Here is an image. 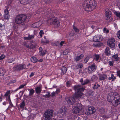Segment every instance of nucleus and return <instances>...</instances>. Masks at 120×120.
Returning <instances> with one entry per match:
<instances>
[{
    "label": "nucleus",
    "mask_w": 120,
    "mask_h": 120,
    "mask_svg": "<svg viewBox=\"0 0 120 120\" xmlns=\"http://www.w3.org/2000/svg\"><path fill=\"white\" fill-rule=\"evenodd\" d=\"M53 114L52 110L49 109L45 111L43 116L44 120H50Z\"/></svg>",
    "instance_id": "5"
},
{
    "label": "nucleus",
    "mask_w": 120,
    "mask_h": 120,
    "mask_svg": "<svg viewBox=\"0 0 120 120\" xmlns=\"http://www.w3.org/2000/svg\"><path fill=\"white\" fill-rule=\"evenodd\" d=\"M92 81H97L98 79V77L94 75L91 77Z\"/></svg>",
    "instance_id": "27"
},
{
    "label": "nucleus",
    "mask_w": 120,
    "mask_h": 120,
    "mask_svg": "<svg viewBox=\"0 0 120 120\" xmlns=\"http://www.w3.org/2000/svg\"><path fill=\"white\" fill-rule=\"evenodd\" d=\"M102 40V38L99 35H96L93 38V40L95 42L100 41Z\"/></svg>",
    "instance_id": "14"
},
{
    "label": "nucleus",
    "mask_w": 120,
    "mask_h": 120,
    "mask_svg": "<svg viewBox=\"0 0 120 120\" xmlns=\"http://www.w3.org/2000/svg\"><path fill=\"white\" fill-rule=\"evenodd\" d=\"M59 23V22L58 20L57 19H55L52 22V23L58 26L60 25Z\"/></svg>",
    "instance_id": "26"
},
{
    "label": "nucleus",
    "mask_w": 120,
    "mask_h": 120,
    "mask_svg": "<svg viewBox=\"0 0 120 120\" xmlns=\"http://www.w3.org/2000/svg\"><path fill=\"white\" fill-rule=\"evenodd\" d=\"M109 65L110 66H113V61H109Z\"/></svg>",
    "instance_id": "57"
},
{
    "label": "nucleus",
    "mask_w": 120,
    "mask_h": 120,
    "mask_svg": "<svg viewBox=\"0 0 120 120\" xmlns=\"http://www.w3.org/2000/svg\"><path fill=\"white\" fill-rule=\"evenodd\" d=\"M26 68V65L25 64H19L14 66L13 67V70L15 71H19L21 70L25 69Z\"/></svg>",
    "instance_id": "6"
},
{
    "label": "nucleus",
    "mask_w": 120,
    "mask_h": 120,
    "mask_svg": "<svg viewBox=\"0 0 120 120\" xmlns=\"http://www.w3.org/2000/svg\"><path fill=\"white\" fill-rule=\"evenodd\" d=\"M105 13L106 16L107 17V20L110 19V17L111 16V12L109 11L108 9H106L105 10Z\"/></svg>",
    "instance_id": "17"
},
{
    "label": "nucleus",
    "mask_w": 120,
    "mask_h": 120,
    "mask_svg": "<svg viewBox=\"0 0 120 120\" xmlns=\"http://www.w3.org/2000/svg\"><path fill=\"white\" fill-rule=\"evenodd\" d=\"M82 57V55H81L79 56H77L75 58V60L76 61H78Z\"/></svg>",
    "instance_id": "40"
},
{
    "label": "nucleus",
    "mask_w": 120,
    "mask_h": 120,
    "mask_svg": "<svg viewBox=\"0 0 120 120\" xmlns=\"http://www.w3.org/2000/svg\"><path fill=\"white\" fill-rule=\"evenodd\" d=\"M98 110L101 114L105 112V110L103 108H99Z\"/></svg>",
    "instance_id": "31"
},
{
    "label": "nucleus",
    "mask_w": 120,
    "mask_h": 120,
    "mask_svg": "<svg viewBox=\"0 0 120 120\" xmlns=\"http://www.w3.org/2000/svg\"><path fill=\"white\" fill-rule=\"evenodd\" d=\"M40 10L41 11L44 12V14L46 13L47 15H49L50 17L52 16L51 12L52 11H50V9L46 7H44L43 8L40 9Z\"/></svg>",
    "instance_id": "10"
},
{
    "label": "nucleus",
    "mask_w": 120,
    "mask_h": 120,
    "mask_svg": "<svg viewBox=\"0 0 120 120\" xmlns=\"http://www.w3.org/2000/svg\"><path fill=\"white\" fill-rule=\"evenodd\" d=\"M112 58L114 60L118 61L120 59V58L118 56V55L115 54L112 56Z\"/></svg>",
    "instance_id": "25"
},
{
    "label": "nucleus",
    "mask_w": 120,
    "mask_h": 120,
    "mask_svg": "<svg viewBox=\"0 0 120 120\" xmlns=\"http://www.w3.org/2000/svg\"><path fill=\"white\" fill-rule=\"evenodd\" d=\"M56 93L54 92H53L51 94V95L50 96H51L52 97H53L56 94Z\"/></svg>",
    "instance_id": "60"
},
{
    "label": "nucleus",
    "mask_w": 120,
    "mask_h": 120,
    "mask_svg": "<svg viewBox=\"0 0 120 120\" xmlns=\"http://www.w3.org/2000/svg\"><path fill=\"white\" fill-rule=\"evenodd\" d=\"M36 46L34 44H31L30 47H28V48H30V49H33L35 48Z\"/></svg>",
    "instance_id": "46"
},
{
    "label": "nucleus",
    "mask_w": 120,
    "mask_h": 120,
    "mask_svg": "<svg viewBox=\"0 0 120 120\" xmlns=\"http://www.w3.org/2000/svg\"><path fill=\"white\" fill-rule=\"evenodd\" d=\"M42 24V22L40 21H38L33 24L32 25V26L34 28H37L41 26Z\"/></svg>",
    "instance_id": "15"
},
{
    "label": "nucleus",
    "mask_w": 120,
    "mask_h": 120,
    "mask_svg": "<svg viewBox=\"0 0 120 120\" xmlns=\"http://www.w3.org/2000/svg\"><path fill=\"white\" fill-rule=\"evenodd\" d=\"M60 115L61 118L65 116L67 113V109L64 106H63L60 110Z\"/></svg>",
    "instance_id": "7"
},
{
    "label": "nucleus",
    "mask_w": 120,
    "mask_h": 120,
    "mask_svg": "<svg viewBox=\"0 0 120 120\" xmlns=\"http://www.w3.org/2000/svg\"><path fill=\"white\" fill-rule=\"evenodd\" d=\"M69 52V50L68 49H67L64 50L63 52L64 55H65L67 54Z\"/></svg>",
    "instance_id": "42"
},
{
    "label": "nucleus",
    "mask_w": 120,
    "mask_h": 120,
    "mask_svg": "<svg viewBox=\"0 0 120 120\" xmlns=\"http://www.w3.org/2000/svg\"><path fill=\"white\" fill-rule=\"evenodd\" d=\"M41 90V87L40 86H38L35 88V92L37 94H39Z\"/></svg>",
    "instance_id": "24"
},
{
    "label": "nucleus",
    "mask_w": 120,
    "mask_h": 120,
    "mask_svg": "<svg viewBox=\"0 0 120 120\" xmlns=\"http://www.w3.org/2000/svg\"><path fill=\"white\" fill-rule=\"evenodd\" d=\"M4 17L5 19H8L10 17L9 14L4 15Z\"/></svg>",
    "instance_id": "41"
},
{
    "label": "nucleus",
    "mask_w": 120,
    "mask_h": 120,
    "mask_svg": "<svg viewBox=\"0 0 120 120\" xmlns=\"http://www.w3.org/2000/svg\"><path fill=\"white\" fill-rule=\"evenodd\" d=\"M67 70V68L66 67L63 66L62 67L61 70L63 74H64L66 73Z\"/></svg>",
    "instance_id": "29"
},
{
    "label": "nucleus",
    "mask_w": 120,
    "mask_h": 120,
    "mask_svg": "<svg viewBox=\"0 0 120 120\" xmlns=\"http://www.w3.org/2000/svg\"><path fill=\"white\" fill-rule=\"evenodd\" d=\"M31 61L34 63H35L37 62V59L36 57H32L30 59Z\"/></svg>",
    "instance_id": "28"
},
{
    "label": "nucleus",
    "mask_w": 120,
    "mask_h": 120,
    "mask_svg": "<svg viewBox=\"0 0 120 120\" xmlns=\"http://www.w3.org/2000/svg\"><path fill=\"white\" fill-rule=\"evenodd\" d=\"M44 39H45V40L44 41H42V42L43 44H44L45 43H48L49 42V40L46 39V38L45 37H44Z\"/></svg>",
    "instance_id": "44"
},
{
    "label": "nucleus",
    "mask_w": 120,
    "mask_h": 120,
    "mask_svg": "<svg viewBox=\"0 0 120 120\" xmlns=\"http://www.w3.org/2000/svg\"><path fill=\"white\" fill-rule=\"evenodd\" d=\"M46 93H47V94H46L45 95H44L43 96L44 97H45L46 98H50V92L48 91Z\"/></svg>",
    "instance_id": "36"
},
{
    "label": "nucleus",
    "mask_w": 120,
    "mask_h": 120,
    "mask_svg": "<svg viewBox=\"0 0 120 120\" xmlns=\"http://www.w3.org/2000/svg\"><path fill=\"white\" fill-rule=\"evenodd\" d=\"M65 44V41H61L60 44H59V45H60V47H62V46L64 44Z\"/></svg>",
    "instance_id": "51"
},
{
    "label": "nucleus",
    "mask_w": 120,
    "mask_h": 120,
    "mask_svg": "<svg viewBox=\"0 0 120 120\" xmlns=\"http://www.w3.org/2000/svg\"><path fill=\"white\" fill-rule=\"evenodd\" d=\"M73 28L74 30L76 32H77L79 31V29L76 27L75 26H73Z\"/></svg>",
    "instance_id": "48"
},
{
    "label": "nucleus",
    "mask_w": 120,
    "mask_h": 120,
    "mask_svg": "<svg viewBox=\"0 0 120 120\" xmlns=\"http://www.w3.org/2000/svg\"><path fill=\"white\" fill-rule=\"evenodd\" d=\"M111 103L115 107L116 106L120 104V100L114 99Z\"/></svg>",
    "instance_id": "18"
},
{
    "label": "nucleus",
    "mask_w": 120,
    "mask_h": 120,
    "mask_svg": "<svg viewBox=\"0 0 120 120\" xmlns=\"http://www.w3.org/2000/svg\"><path fill=\"white\" fill-rule=\"evenodd\" d=\"M20 3L23 4H26L31 1V0H19Z\"/></svg>",
    "instance_id": "19"
},
{
    "label": "nucleus",
    "mask_w": 120,
    "mask_h": 120,
    "mask_svg": "<svg viewBox=\"0 0 120 120\" xmlns=\"http://www.w3.org/2000/svg\"><path fill=\"white\" fill-rule=\"evenodd\" d=\"M100 87V85H99L94 84L93 87V88L94 89H97L98 87Z\"/></svg>",
    "instance_id": "34"
},
{
    "label": "nucleus",
    "mask_w": 120,
    "mask_h": 120,
    "mask_svg": "<svg viewBox=\"0 0 120 120\" xmlns=\"http://www.w3.org/2000/svg\"><path fill=\"white\" fill-rule=\"evenodd\" d=\"M5 14L4 15H7L8 14V10L5 9L4 10Z\"/></svg>",
    "instance_id": "61"
},
{
    "label": "nucleus",
    "mask_w": 120,
    "mask_h": 120,
    "mask_svg": "<svg viewBox=\"0 0 120 120\" xmlns=\"http://www.w3.org/2000/svg\"><path fill=\"white\" fill-rule=\"evenodd\" d=\"M90 58V57L89 56H87L86 57V58H85L84 61V63H86L87 61L88 60H89Z\"/></svg>",
    "instance_id": "45"
},
{
    "label": "nucleus",
    "mask_w": 120,
    "mask_h": 120,
    "mask_svg": "<svg viewBox=\"0 0 120 120\" xmlns=\"http://www.w3.org/2000/svg\"><path fill=\"white\" fill-rule=\"evenodd\" d=\"M52 45L55 46H59V43L58 41L54 42L51 43Z\"/></svg>",
    "instance_id": "30"
},
{
    "label": "nucleus",
    "mask_w": 120,
    "mask_h": 120,
    "mask_svg": "<svg viewBox=\"0 0 120 120\" xmlns=\"http://www.w3.org/2000/svg\"><path fill=\"white\" fill-rule=\"evenodd\" d=\"M29 91V96H30L32 95L34 92V91L33 89L30 90Z\"/></svg>",
    "instance_id": "39"
},
{
    "label": "nucleus",
    "mask_w": 120,
    "mask_h": 120,
    "mask_svg": "<svg viewBox=\"0 0 120 120\" xmlns=\"http://www.w3.org/2000/svg\"><path fill=\"white\" fill-rule=\"evenodd\" d=\"M73 88L76 92L73 95L72 98L67 97L66 98V100L70 105L75 103L76 100L81 98L82 94V87H81V85H75Z\"/></svg>",
    "instance_id": "1"
},
{
    "label": "nucleus",
    "mask_w": 120,
    "mask_h": 120,
    "mask_svg": "<svg viewBox=\"0 0 120 120\" xmlns=\"http://www.w3.org/2000/svg\"><path fill=\"white\" fill-rule=\"evenodd\" d=\"M111 77L112 78V80L113 81H114L116 78V77L114 76V74H113L111 75Z\"/></svg>",
    "instance_id": "47"
},
{
    "label": "nucleus",
    "mask_w": 120,
    "mask_h": 120,
    "mask_svg": "<svg viewBox=\"0 0 120 120\" xmlns=\"http://www.w3.org/2000/svg\"><path fill=\"white\" fill-rule=\"evenodd\" d=\"M27 18V16L24 14H19L15 18V22L17 24L23 25Z\"/></svg>",
    "instance_id": "3"
},
{
    "label": "nucleus",
    "mask_w": 120,
    "mask_h": 120,
    "mask_svg": "<svg viewBox=\"0 0 120 120\" xmlns=\"http://www.w3.org/2000/svg\"><path fill=\"white\" fill-rule=\"evenodd\" d=\"M34 38V35H29L28 37H24V39L26 40H30L33 39Z\"/></svg>",
    "instance_id": "23"
},
{
    "label": "nucleus",
    "mask_w": 120,
    "mask_h": 120,
    "mask_svg": "<svg viewBox=\"0 0 120 120\" xmlns=\"http://www.w3.org/2000/svg\"><path fill=\"white\" fill-rule=\"evenodd\" d=\"M60 90L59 89H57L56 90L55 92L56 93V94H59L60 93Z\"/></svg>",
    "instance_id": "59"
},
{
    "label": "nucleus",
    "mask_w": 120,
    "mask_h": 120,
    "mask_svg": "<svg viewBox=\"0 0 120 120\" xmlns=\"http://www.w3.org/2000/svg\"><path fill=\"white\" fill-rule=\"evenodd\" d=\"M25 105V103L24 101H23L21 104L20 107L21 108H23Z\"/></svg>",
    "instance_id": "33"
},
{
    "label": "nucleus",
    "mask_w": 120,
    "mask_h": 120,
    "mask_svg": "<svg viewBox=\"0 0 120 120\" xmlns=\"http://www.w3.org/2000/svg\"><path fill=\"white\" fill-rule=\"evenodd\" d=\"M94 93V91L91 90H89L88 91V94L90 95H92Z\"/></svg>",
    "instance_id": "38"
},
{
    "label": "nucleus",
    "mask_w": 120,
    "mask_h": 120,
    "mask_svg": "<svg viewBox=\"0 0 120 120\" xmlns=\"http://www.w3.org/2000/svg\"><path fill=\"white\" fill-rule=\"evenodd\" d=\"M10 93V91H7L6 93L4 95V96H7L8 95V94Z\"/></svg>",
    "instance_id": "58"
},
{
    "label": "nucleus",
    "mask_w": 120,
    "mask_h": 120,
    "mask_svg": "<svg viewBox=\"0 0 120 120\" xmlns=\"http://www.w3.org/2000/svg\"><path fill=\"white\" fill-rule=\"evenodd\" d=\"M51 2V0H43V4H44L46 3L48 4H49Z\"/></svg>",
    "instance_id": "35"
},
{
    "label": "nucleus",
    "mask_w": 120,
    "mask_h": 120,
    "mask_svg": "<svg viewBox=\"0 0 120 120\" xmlns=\"http://www.w3.org/2000/svg\"><path fill=\"white\" fill-rule=\"evenodd\" d=\"M5 57V56L3 55H2L1 56H0V60H2L3 59H4Z\"/></svg>",
    "instance_id": "54"
},
{
    "label": "nucleus",
    "mask_w": 120,
    "mask_h": 120,
    "mask_svg": "<svg viewBox=\"0 0 120 120\" xmlns=\"http://www.w3.org/2000/svg\"><path fill=\"white\" fill-rule=\"evenodd\" d=\"M105 53L107 56H109L111 54V52L109 50V47H107L105 50Z\"/></svg>",
    "instance_id": "21"
},
{
    "label": "nucleus",
    "mask_w": 120,
    "mask_h": 120,
    "mask_svg": "<svg viewBox=\"0 0 120 120\" xmlns=\"http://www.w3.org/2000/svg\"><path fill=\"white\" fill-rule=\"evenodd\" d=\"M66 85L67 87H69L70 86V82L69 81H68L66 83Z\"/></svg>",
    "instance_id": "64"
},
{
    "label": "nucleus",
    "mask_w": 120,
    "mask_h": 120,
    "mask_svg": "<svg viewBox=\"0 0 120 120\" xmlns=\"http://www.w3.org/2000/svg\"><path fill=\"white\" fill-rule=\"evenodd\" d=\"M44 32H43L42 30H41L40 32L39 33V34L40 36L42 37V34H44Z\"/></svg>",
    "instance_id": "50"
},
{
    "label": "nucleus",
    "mask_w": 120,
    "mask_h": 120,
    "mask_svg": "<svg viewBox=\"0 0 120 120\" xmlns=\"http://www.w3.org/2000/svg\"><path fill=\"white\" fill-rule=\"evenodd\" d=\"M114 93H110L108 95L107 97V100L108 101L112 103V101L114 100V98L113 95Z\"/></svg>",
    "instance_id": "13"
},
{
    "label": "nucleus",
    "mask_w": 120,
    "mask_h": 120,
    "mask_svg": "<svg viewBox=\"0 0 120 120\" xmlns=\"http://www.w3.org/2000/svg\"><path fill=\"white\" fill-rule=\"evenodd\" d=\"M115 14L117 17L120 18V12H115Z\"/></svg>",
    "instance_id": "52"
},
{
    "label": "nucleus",
    "mask_w": 120,
    "mask_h": 120,
    "mask_svg": "<svg viewBox=\"0 0 120 120\" xmlns=\"http://www.w3.org/2000/svg\"><path fill=\"white\" fill-rule=\"evenodd\" d=\"M76 104H77L76 106H75L72 110L73 113L75 114L79 112L80 110V109L82 105L80 103H78L77 102Z\"/></svg>",
    "instance_id": "9"
},
{
    "label": "nucleus",
    "mask_w": 120,
    "mask_h": 120,
    "mask_svg": "<svg viewBox=\"0 0 120 120\" xmlns=\"http://www.w3.org/2000/svg\"><path fill=\"white\" fill-rule=\"evenodd\" d=\"M117 36L118 38L120 39V31L118 32L117 34Z\"/></svg>",
    "instance_id": "53"
},
{
    "label": "nucleus",
    "mask_w": 120,
    "mask_h": 120,
    "mask_svg": "<svg viewBox=\"0 0 120 120\" xmlns=\"http://www.w3.org/2000/svg\"><path fill=\"white\" fill-rule=\"evenodd\" d=\"M96 6V2L94 0H86L84 2L83 8L86 11H91L95 8Z\"/></svg>",
    "instance_id": "2"
},
{
    "label": "nucleus",
    "mask_w": 120,
    "mask_h": 120,
    "mask_svg": "<svg viewBox=\"0 0 120 120\" xmlns=\"http://www.w3.org/2000/svg\"><path fill=\"white\" fill-rule=\"evenodd\" d=\"M96 112V110L93 106H90L88 108L87 110V112H85V114L88 115L89 114L91 115L94 113Z\"/></svg>",
    "instance_id": "11"
},
{
    "label": "nucleus",
    "mask_w": 120,
    "mask_h": 120,
    "mask_svg": "<svg viewBox=\"0 0 120 120\" xmlns=\"http://www.w3.org/2000/svg\"><path fill=\"white\" fill-rule=\"evenodd\" d=\"M47 51L46 50H44L42 52H41V56H43L44 55L46 54Z\"/></svg>",
    "instance_id": "43"
},
{
    "label": "nucleus",
    "mask_w": 120,
    "mask_h": 120,
    "mask_svg": "<svg viewBox=\"0 0 120 120\" xmlns=\"http://www.w3.org/2000/svg\"><path fill=\"white\" fill-rule=\"evenodd\" d=\"M89 73L91 74L94 72L96 70V66L94 64H92L88 67Z\"/></svg>",
    "instance_id": "12"
},
{
    "label": "nucleus",
    "mask_w": 120,
    "mask_h": 120,
    "mask_svg": "<svg viewBox=\"0 0 120 120\" xmlns=\"http://www.w3.org/2000/svg\"><path fill=\"white\" fill-rule=\"evenodd\" d=\"M94 59L95 60L97 61L98 60L99 58V55L95 54L94 56Z\"/></svg>",
    "instance_id": "32"
},
{
    "label": "nucleus",
    "mask_w": 120,
    "mask_h": 120,
    "mask_svg": "<svg viewBox=\"0 0 120 120\" xmlns=\"http://www.w3.org/2000/svg\"><path fill=\"white\" fill-rule=\"evenodd\" d=\"M115 40L114 38L109 39L107 41L108 45L111 48H113L115 46Z\"/></svg>",
    "instance_id": "8"
},
{
    "label": "nucleus",
    "mask_w": 120,
    "mask_h": 120,
    "mask_svg": "<svg viewBox=\"0 0 120 120\" xmlns=\"http://www.w3.org/2000/svg\"><path fill=\"white\" fill-rule=\"evenodd\" d=\"M117 75L120 78V70H118L117 71Z\"/></svg>",
    "instance_id": "56"
},
{
    "label": "nucleus",
    "mask_w": 120,
    "mask_h": 120,
    "mask_svg": "<svg viewBox=\"0 0 120 120\" xmlns=\"http://www.w3.org/2000/svg\"><path fill=\"white\" fill-rule=\"evenodd\" d=\"M98 75L99 76V79L100 80H104L107 79V75L104 74L99 73Z\"/></svg>",
    "instance_id": "16"
},
{
    "label": "nucleus",
    "mask_w": 120,
    "mask_h": 120,
    "mask_svg": "<svg viewBox=\"0 0 120 120\" xmlns=\"http://www.w3.org/2000/svg\"><path fill=\"white\" fill-rule=\"evenodd\" d=\"M5 28V26L4 25H2L1 23H0V30H4Z\"/></svg>",
    "instance_id": "37"
},
{
    "label": "nucleus",
    "mask_w": 120,
    "mask_h": 120,
    "mask_svg": "<svg viewBox=\"0 0 120 120\" xmlns=\"http://www.w3.org/2000/svg\"><path fill=\"white\" fill-rule=\"evenodd\" d=\"M114 98V99H117L120 100V97L119 94L117 93H114L113 95Z\"/></svg>",
    "instance_id": "20"
},
{
    "label": "nucleus",
    "mask_w": 120,
    "mask_h": 120,
    "mask_svg": "<svg viewBox=\"0 0 120 120\" xmlns=\"http://www.w3.org/2000/svg\"><path fill=\"white\" fill-rule=\"evenodd\" d=\"M89 82V80L88 79H86L84 81V82L83 83V85L87 84Z\"/></svg>",
    "instance_id": "49"
},
{
    "label": "nucleus",
    "mask_w": 120,
    "mask_h": 120,
    "mask_svg": "<svg viewBox=\"0 0 120 120\" xmlns=\"http://www.w3.org/2000/svg\"><path fill=\"white\" fill-rule=\"evenodd\" d=\"M68 120H72V116H71L69 115L68 116Z\"/></svg>",
    "instance_id": "62"
},
{
    "label": "nucleus",
    "mask_w": 120,
    "mask_h": 120,
    "mask_svg": "<svg viewBox=\"0 0 120 120\" xmlns=\"http://www.w3.org/2000/svg\"><path fill=\"white\" fill-rule=\"evenodd\" d=\"M53 114L52 110L49 109L45 111L43 116L44 120H50Z\"/></svg>",
    "instance_id": "4"
},
{
    "label": "nucleus",
    "mask_w": 120,
    "mask_h": 120,
    "mask_svg": "<svg viewBox=\"0 0 120 120\" xmlns=\"http://www.w3.org/2000/svg\"><path fill=\"white\" fill-rule=\"evenodd\" d=\"M88 68H86L84 69V73H87L88 71L89 72Z\"/></svg>",
    "instance_id": "55"
},
{
    "label": "nucleus",
    "mask_w": 120,
    "mask_h": 120,
    "mask_svg": "<svg viewBox=\"0 0 120 120\" xmlns=\"http://www.w3.org/2000/svg\"><path fill=\"white\" fill-rule=\"evenodd\" d=\"M26 85V84H24L23 85H21L19 87V89L22 88H23L24 86H25Z\"/></svg>",
    "instance_id": "63"
},
{
    "label": "nucleus",
    "mask_w": 120,
    "mask_h": 120,
    "mask_svg": "<svg viewBox=\"0 0 120 120\" xmlns=\"http://www.w3.org/2000/svg\"><path fill=\"white\" fill-rule=\"evenodd\" d=\"M77 69H79V73L80 74H81V75L82 74V70H81L82 69V63L79 64L77 65Z\"/></svg>",
    "instance_id": "22"
}]
</instances>
